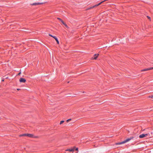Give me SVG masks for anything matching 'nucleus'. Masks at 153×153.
<instances>
[{"instance_id": "nucleus-16", "label": "nucleus", "mask_w": 153, "mask_h": 153, "mask_svg": "<svg viewBox=\"0 0 153 153\" xmlns=\"http://www.w3.org/2000/svg\"><path fill=\"white\" fill-rule=\"evenodd\" d=\"M57 19L59 20H60L61 22L62 20L61 19H60L59 18H58Z\"/></svg>"}, {"instance_id": "nucleus-6", "label": "nucleus", "mask_w": 153, "mask_h": 153, "mask_svg": "<svg viewBox=\"0 0 153 153\" xmlns=\"http://www.w3.org/2000/svg\"><path fill=\"white\" fill-rule=\"evenodd\" d=\"M99 55V54H94L93 57L92 58V59H97Z\"/></svg>"}, {"instance_id": "nucleus-12", "label": "nucleus", "mask_w": 153, "mask_h": 153, "mask_svg": "<svg viewBox=\"0 0 153 153\" xmlns=\"http://www.w3.org/2000/svg\"><path fill=\"white\" fill-rule=\"evenodd\" d=\"M73 149H74V150H75L78 151V148H76L74 146L73 148Z\"/></svg>"}, {"instance_id": "nucleus-8", "label": "nucleus", "mask_w": 153, "mask_h": 153, "mask_svg": "<svg viewBox=\"0 0 153 153\" xmlns=\"http://www.w3.org/2000/svg\"><path fill=\"white\" fill-rule=\"evenodd\" d=\"M74 149L71 148V149H68L65 150L66 151H68L69 152H74Z\"/></svg>"}, {"instance_id": "nucleus-15", "label": "nucleus", "mask_w": 153, "mask_h": 153, "mask_svg": "<svg viewBox=\"0 0 153 153\" xmlns=\"http://www.w3.org/2000/svg\"><path fill=\"white\" fill-rule=\"evenodd\" d=\"M147 17L149 19L151 20V17L150 16H147Z\"/></svg>"}, {"instance_id": "nucleus-13", "label": "nucleus", "mask_w": 153, "mask_h": 153, "mask_svg": "<svg viewBox=\"0 0 153 153\" xmlns=\"http://www.w3.org/2000/svg\"><path fill=\"white\" fill-rule=\"evenodd\" d=\"M64 120H62L60 122V124H62L64 122Z\"/></svg>"}, {"instance_id": "nucleus-10", "label": "nucleus", "mask_w": 153, "mask_h": 153, "mask_svg": "<svg viewBox=\"0 0 153 153\" xmlns=\"http://www.w3.org/2000/svg\"><path fill=\"white\" fill-rule=\"evenodd\" d=\"M62 23L65 25V26L66 27H67L68 26L67 25L64 23V21H63V20H62L61 22Z\"/></svg>"}, {"instance_id": "nucleus-4", "label": "nucleus", "mask_w": 153, "mask_h": 153, "mask_svg": "<svg viewBox=\"0 0 153 153\" xmlns=\"http://www.w3.org/2000/svg\"><path fill=\"white\" fill-rule=\"evenodd\" d=\"M43 4V3L40 2H35L32 4H31L30 5H39Z\"/></svg>"}, {"instance_id": "nucleus-17", "label": "nucleus", "mask_w": 153, "mask_h": 153, "mask_svg": "<svg viewBox=\"0 0 153 153\" xmlns=\"http://www.w3.org/2000/svg\"><path fill=\"white\" fill-rule=\"evenodd\" d=\"M49 36L51 37H52L53 38V36H53L51 34H49Z\"/></svg>"}, {"instance_id": "nucleus-14", "label": "nucleus", "mask_w": 153, "mask_h": 153, "mask_svg": "<svg viewBox=\"0 0 153 153\" xmlns=\"http://www.w3.org/2000/svg\"><path fill=\"white\" fill-rule=\"evenodd\" d=\"M71 120V119H68V120H67V122H69L70 120Z\"/></svg>"}, {"instance_id": "nucleus-2", "label": "nucleus", "mask_w": 153, "mask_h": 153, "mask_svg": "<svg viewBox=\"0 0 153 153\" xmlns=\"http://www.w3.org/2000/svg\"><path fill=\"white\" fill-rule=\"evenodd\" d=\"M133 138H134V137H131L130 138L127 139H126L124 140L123 141L118 143L117 144H124V143H126L129 142L131 140L133 139Z\"/></svg>"}, {"instance_id": "nucleus-20", "label": "nucleus", "mask_w": 153, "mask_h": 153, "mask_svg": "<svg viewBox=\"0 0 153 153\" xmlns=\"http://www.w3.org/2000/svg\"><path fill=\"white\" fill-rule=\"evenodd\" d=\"M17 90H18V91H19V90H20V89H19V88H17Z\"/></svg>"}, {"instance_id": "nucleus-9", "label": "nucleus", "mask_w": 153, "mask_h": 153, "mask_svg": "<svg viewBox=\"0 0 153 153\" xmlns=\"http://www.w3.org/2000/svg\"><path fill=\"white\" fill-rule=\"evenodd\" d=\"M102 2H103V1L101 2H100L98 4H97L94 5V6L93 7H95L97 6H99V5H100Z\"/></svg>"}, {"instance_id": "nucleus-3", "label": "nucleus", "mask_w": 153, "mask_h": 153, "mask_svg": "<svg viewBox=\"0 0 153 153\" xmlns=\"http://www.w3.org/2000/svg\"><path fill=\"white\" fill-rule=\"evenodd\" d=\"M148 135V134H143L140 135L139 136V138H142L145 137H146Z\"/></svg>"}, {"instance_id": "nucleus-5", "label": "nucleus", "mask_w": 153, "mask_h": 153, "mask_svg": "<svg viewBox=\"0 0 153 153\" xmlns=\"http://www.w3.org/2000/svg\"><path fill=\"white\" fill-rule=\"evenodd\" d=\"M19 82H20L25 83L26 82V80L23 78L21 77L19 79Z\"/></svg>"}, {"instance_id": "nucleus-22", "label": "nucleus", "mask_w": 153, "mask_h": 153, "mask_svg": "<svg viewBox=\"0 0 153 153\" xmlns=\"http://www.w3.org/2000/svg\"><path fill=\"white\" fill-rule=\"evenodd\" d=\"M21 74V73H20H20H19V74Z\"/></svg>"}, {"instance_id": "nucleus-18", "label": "nucleus", "mask_w": 153, "mask_h": 153, "mask_svg": "<svg viewBox=\"0 0 153 153\" xmlns=\"http://www.w3.org/2000/svg\"><path fill=\"white\" fill-rule=\"evenodd\" d=\"M149 97L152 98H153V95H151V96H150Z\"/></svg>"}, {"instance_id": "nucleus-21", "label": "nucleus", "mask_w": 153, "mask_h": 153, "mask_svg": "<svg viewBox=\"0 0 153 153\" xmlns=\"http://www.w3.org/2000/svg\"><path fill=\"white\" fill-rule=\"evenodd\" d=\"M150 69H153V67L151 68H150Z\"/></svg>"}, {"instance_id": "nucleus-19", "label": "nucleus", "mask_w": 153, "mask_h": 153, "mask_svg": "<svg viewBox=\"0 0 153 153\" xmlns=\"http://www.w3.org/2000/svg\"><path fill=\"white\" fill-rule=\"evenodd\" d=\"M1 81H4V79H2V80H1Z\"/></svg>"}, {"instance_id": "nucleus-1", "label": "nucleus", "mask_w": 153, "mask_h": 153, "mask_svg": "<svg viewBox=\"0 0 153 153\" xmlns=\"http://www.w3.org/2000/svg\"><path fill=\"white\" fill-rule=\"evenodd\" d=\"M20 136H27L30 137H33L34 138H38V136H35L32 134L25 133L20 135Z\"/></svg>"}, {"instance_id": "nucleus-7", "label": "nucleus", "mask_w": 153, "mask_h": 153, "mask_svg": "<svg viewBox=\"0 0 153 153\" xmlns=\"http://www.w3.org/2000/svg\"><path fill=\"white\" fill-rule=\"evenodd\" d=\"M53 38L55 39V40L56 41L57 44H59V41L58 40L56 36H53Z\"/></svg>"}, {"instance_id": "nucleus-11", "label": "nucleus", "mask_w": 153, "mask_h": 153, "mask_svg": "<svg viewBox=\"0 0 153 153\" xmlns=\"http://www.w3.org/2000/svg\"><path fill=\"white\" fill-rule=\"evenodd\" d=\"M150 69H149V68H145L143 70H142V71H148V70H150Z\"/></svg>"}]
</instances>
